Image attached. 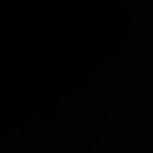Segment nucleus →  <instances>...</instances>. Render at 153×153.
Wrapping results in <instances>:
<instances>
[{"label":"nucleus","instance_id":"nucleus-4","mask_svg":"<svg viewBox=\"0 0 153 153\" xmlns=\"http://www.w3.org/2000/svg\"><path fill=\"white\" fill-rule=\"evenodd\" d=\"M0 97H7L9 98L10 97H45V96H0Z\"/></svg>","mask_w":153,"mask_h":153},{"label":"nucleus","instance_id":"nucleus-1","mask_svg":"<svg viewBox=\"0 0 153 153\" xmlns=\"http://www.w3.org/2000/svg\"><path fill=\"white\" fill-rule=\"evenodd\" d=\"M5 84L4 81L0 80V92L2 91L4 88Z\"/></svg>","mask_w":153,"mask_h":153},{"label":"nucleus","instance_id":"nucleus-2","mask_svg":"<svg viewBox=\"0 0 153 153\" xmlns=\"http://www.w3.org/2000/svg\"><path fill=\"white\" fill-rule=\"evenodd\" d=\"M5 105V103L3 101H0V111H3Z\"/></svg>","mask_w":153,"mask_h":153},{"label":"nucleus","instance_id":"nucleus-3","mask_svg":"<svg viewBox=\"0 0 153 153\" xmlns=\"http://www.w3.org/2000/svg\"><path fill=\"white\" fill-rule=\"evenodd\" d=\"M0 96H44V95H0Z\"/></svg>","mask_w":153,"mask_h":153},{"label":"nucleus","instance_id":"nucleus-5","mask_svg":"<svg viewBox=\"0 0 153 153\" xmlns=\"http://www.w3.org/2000/svg\"><path fill=\"white\" fill-rule=\"evenodd\" d=\"M10 87V83H9V82L8 81V85H7V87H8V89H9Z\"/></svg>","mask_w":153,"mask_h":153}]
</instances>
